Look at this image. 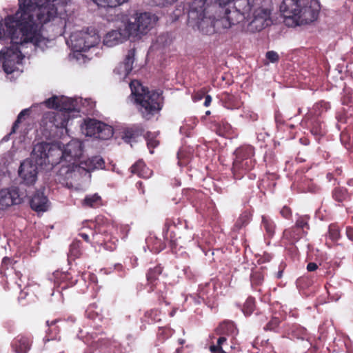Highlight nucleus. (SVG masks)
Segmentation results:
<instances>
[{
	"mask_svg": "<svg viewBox=\"0 0 353 353\" xmlns=\"http://www.w3.org/2000/svg\"><path fill=\"white\" fill-rule=\"evenodd\" d=\"M19 9L7 16L3 23H0V39H10L11 45L0 50V61L7 74L12 73L17 64L21 63L24 56L20 46L31 43L38 45L42 41L41 28L48 22L38 20L34 13L30 12L32 6L30 1L18 0Z\"/></svg>",
	"mask_w": 353,
	"mask_h": 353,
	"instance_id": "1",
	"label": "nucleus"
},
{
	"mask_svg": "<svg viewBox=\"0 0 353 353\" xmlns=\"http://www.w3.org/2000/svg\"><path fill=\"white\" fill-rule=\"evenodd\" d=\"M252 3L253 0H216L211 7V11L216 14L212 17L213 24L203 28L205 34L221 33L249 19Z\"/></svg>",
	"mask_w": 353,
	"mask_h": 353,
	"instance_id": "2",
	"label": "nucleus"
},
{
	"mask_svg": "<svg viewBox=\"0 0 353 353\" xmlns=\"http://www.w3.org/2000/svg\"><path fill=\"white\" fill-rule=\"evenodd\" d=\"M320 5L316 0H283L280 11L288 26L310 23L317 19Z\"/></svg>",
	"mask_w": 353,
	"mask_h": 353,
	"instance_id": "3",
	"label": "nucleus"
},
{
	"mask_svg": "<svg viewBox=\"0 0 353 353\" xmlns=\"http://www.w3.org/2000/svg\"><path fill=\"white\" fill-rule=\"evenodd\" d=\"M130 88L132 94L134 96L135 103L139 105L138 110L143 119L150 120L161 110L163 106L162 90H150L138 80L132 81Z\"/></svg>",
	"mask_w": 353,
	"mask_h": 353,
	"instance_id": "4",
	"label": "nucleus"
},
{
	"mask_svg": "<svg viewBox=\"0 0 353 353\" xmlns=\"http://www.w3.org/2000/svg\"><path fill=\"white\" fill-rule=\"evenodd\" d=\"M91 225L90 227L93 228L90 230L92 245L103 246L108 250H114L116 248L115 243L118 240L112 236L114 228L110 221L103 216H98Z\"/></svg>",
	"mask_w": 353,
	"mask_h": 353,
	"instance_id": "5",
	"label": "nucleus"
},
{
	"mask_svg": "<svg viewBox=\"0 0 353 353\" xmlns=\"http://www.w3.org/2000/svg\"><path fill=\"white\" fill-rule=\"evenodd\" d=\"M232 172L235 179H242L256 165L255 150L251 145H242L234 152Z\"/></svg>",
	"mask_w": 353,
	"mask_h": 353,
	"instance_id": "6",
	"label": "nucleus"
},
{
	"mask_svg": "<svg viewBox=\"0 0 353 353\" xmlns=\"http://www.w3.org/2000/svg\"><path fill=\"white\" fill-rule=\"evenodd\" d=\"M210 0H194L190 5L188 14V25L193 29H197L201 33L205 34L203 30V27L212 26L213 19L212 16L207 17L208 10L212 6H209Z\"/></svg>",
	"mask_w": 353,
	"mask_h": 353,
	"instance_id": "7",
	"label": "nucleus"
},
{
	"mask_svg": "<svg viewBox=\"0 0 353 353\" xmlns=\"http://www.w3.org/2000/svg\"><path fill=\"white\" fill-rule=\"evenodd\" d=\"M158 18L149 12L137 13L134 21L125 24V35L133 38L146 34L154 26Z\"/></svg>",
	"mask_w": 353,
	"mask_h": 353,
	"instance_id": "8",
	"label": "nucleus"
},
{
	"mask_svg": "<svg viewBox=\"0 0 353 353\" xmlns=\"http://www.w3.org/2000/svg\"><path fill=\"white\" fill-rule=\"evenodd\" d=\"M254 0L250 11V17L242 23H248V28L252 32H259L272 23L271 10L262 6L254 8Z\"/></svg>",
	"mask_w": 353,
	"mask_h": 353,
	"instance_id": "9",
	"label": "nucleus"
},
{
	"mask_svg": "<svg viewBox=\"0 0 353 353\" xmlns=\"http://www.w3.org/2000/svg\"><path fill=\"white\" fill-rule=\"evenodd\" d=\"M330 108V104L328 102L321 101L314 105V114H308L305 119L306 126L310 129L311 133L316 137H322L325 134L323 125V121L319 116Z\"/></svg>",
	"mask_w": 353,
	"mask_h": 353,
	"instance_id": "10",
	"label": "nucleus"
},
{
	"mask_svg": "<svg viewBox=\"0 0 353 353\" xmlns=\"http://www.w3.org/2000/svg\"><path fill=\"white\" fill-rule=\"evenodd\" d=\"M163 268L157 265L150 268L146 273L147 285L149 292H155L159 296V301H163L165 299L166 285L159 281V276L162 274Z\"/></svg>",
	"mask_w": 353,
	"mask_h": 353,
	"instance_id": "11",
	"label": "nucleus"
},
{
	"mask_svg": "<svg viewBox=\"0 0 353 353\" xmlns=\"http://www.w3.org/2000/svg\"><path fill=\"white\" fill-rule=\"evenodd\" d=\"M70 115L60 112H48L45 113L41 119V125L50 133L54 130L61 129L68 132L66 128Z\"/></svg>",
	"mask_w": 353,
	"mask_h": 353,
	"instance_id": "12",
	"label": "nucleus"
},
{
	"mask_svg": "<svg viewBox=\"0 0 353 353\" xmlns=\"http://www.w3.org/2000/svg\"><path fill=\"white\" fill-rule=\"evenodd\" d=\"M85 134L88 137L106 140L113 136V129L103 122L89 119L85 121Z\"/></svg>",
	"mask_w": 353,
	"mask_h": 353,
	"instance_id": "13",
	"label": "nucleus"
},
{
	"mask_svg": "<svg viewBox=\"0 0 353 353\" xmlns=\"http://www.w3.org/2000/svg\"><path fill=\"white\" fill-rule=\"evenodd\" d=\"M56 150L51 148L47 143H39L36 144L32 150L31 157L34 161V163L39 165L47 164H57L59 162L50 159L52 153Z\"/></svg>",
	"mask_w": 353,
	"mask_h": 353,
	"instance_id": "14",
	"label": "nucleus"
},
{
	"mask_svg": "<svg viewBox=\"0 0 353 353\" xmlns=\"http://www.w3.org/2000/svg\"><path fill=\"white\" fill-rule=\"evenodd\" d=\"M81 168L74 162L62 165L57 172L59 181L68 188L72 187L81 174Z\"/></svg>",
	"mask_w": 353,
	"mask_h": 353,
	"instance_id": "15",
	"label": "nucleus"
},
{
	"mask_svg": "<svg viewBox=\"0 0 353 353\" xmlns=\"http://www.w3.org/2000/svg\"><path fill=\"white\" fill-rule=\"evenodd\" d=\"M56 152L58 153V156L61 160L59 162H74L77 163V161L83 154L82 143L78 140H72L66 144L63 151L56 150Z\"/></svg>",
	"mask_w": 353,
	"mask_h": 353,
	"instance_id": "16",
	"label": "nucleus"
},
{
	"mask_svg": "<svg viewBox=\"0 0 353 353\" xmlns=\"http://www.w3.org/2000/svg\"><path fill=\"white\" fill-rule=\"evenodd\" d=\"M23 201L19 188L11 187L0 190V210H5L12 205H19Z\"/></svg>",
	"mask_w": 353,
	"mask_h": 353,
	"instance_id": "17",
	"label": "nucleus"
},
{
	"mask_svg": "<svg viewBox=\"0 0 353 353\" xmlns=\"http://www.w3.org/2000/svg\"><path fill=\"white\" fill-rule=\"evenodd\" d=\"M37 164L31 160L26 159L21 163L19 176L23 183L28 185H33L37 181Z\"/></svg>",
	"mask_w": 353,
	"mask_h": 353,
	"instance_id": "18",
	"label": "nucleus"
},
{
	"mask_svg": "<svg viewBox=\"0 0 353 353\" xmlns=\"http://www.w3.org/2000/svg\"><path fill=\"white\" fill-rule=\"evenodd\" d=\"M197 294L203 303L212 306L218 295L216 282L212 280L199 285Z\"/></svg>",
	"mask_w": 353,
	"mask_h": 353,
	"instance_id": "19",
	"label": "nucleus"
},
{
	"mask_svg": "<svg viewBox=\"0 0 353 353\" xmlns=\"http://www.w3.org/2000/svg\"><path fill=\"white\" fill-rule=\"evenodd\" d=\"M75 323L74 318H70L67 320L55 319L53 321H47L46 325L48 327L47 331V336L48 340H54L57 339L59 332L60 327L63 329H68Z\"/></svg>",
	"mask_w": 353,
	"mask_h": 353,
	"instance_id": "20",
	"label": "nucleus"
},
{
	"mask_svg": "<svg viewBox=\"0 0 353 353\" xmlns=\"http://www.w3.org/2000/svg\"><path fill=\"white\" fill-rule=\"evenodd\" d=\"M32 337L30 334H19L11 342V347L15 353H28L32 345Z\"/></svg>",
	"mask_w": 353,
	"mask_h": 353,
	"instance_id": "21",
	"label": "nucleus"
},
{
	"mask_svg": "<svg viewBox=\"0 0 353 353\" xmlns=\"http://www.w3.org/2000/svg\"><path fill=\"white\" fill-rule=\"evenodd\" d=\"M30 205L32 210L39 213L48 210L50 202L43 192L37 191L30 200Z\"/></svg>",
	"mask_w": 353,
	"mask_h": 353,
	"instance_id": "22",
	"label": "nucleus"
},
{
	"mask_svg": "<svg viewBox=\"0 0 353 353\" xmlns=\"http://www.w3.org/2000/svg\"><path fill=\"white\" fill-rule=\"evenodd\" d=\"M145 129L143 126L140 123H136L130 126L123 128L121 132V139L125 143H130L132 141H136L137 139L143 136Z\"/></svg>",
	"mask_w": 353,
	"mask_h": 353,
	"instance_id": "23",
	"label": "nucleus"
},
{
	"mask_svg": "<svg viewBox=\"0 0 353 353\" xmlns=\"http://www.w3.org/2000/svg\"><path fill=\"white\" fill-rule=\"evenodd\" d=\"M99 37L97 34L94 33L92 35L88 32H83L81 34L77 43L75 44L74 48L76 50L81 52H86L90 48L95 46L99 43Z\"/></svg>",
	"mask_w": 353,
	"mask_h": 353,
	"instance_id": "24",
	"label": "nucleus"
},
{
	"mask_svg": "<svg viewBox=\"0 0 353 353\" xmlns=\"http://www.w3.org/2000/svg\"><path fill=\"white\" fill-rule=\"evenodd\" d=\"M135 52V48L128 50L123 61L114 69V72L124 77H127L133 68Z\"/></svg>",
	"mask_w": 353,
	"mask_h": 353,
	"instance_id": "25",
	"label": "nucleus"
},
{
	"mask_svg": "<svg viewBox=\"0 0 353 353\" xmlns=\"http://www.w3.org/2000/svg\"><path fill=\"white\" fill-rule=\"evenodd\" d=\"M130 37H132L125 35V27L123 30H112L108 32L103 39V44L108 47H112Z\"/></svg>",
	"mask_w": 353,
	"mask_h": 353,
	"instance_id": "26",
	"label": "nucleus"
},
{
	"mask_svg": "<svg viewBox=\"0 0 353 353\" xmlns=\"http://www.w3.org/2000/svg\"><path fill=\"white\" fill-rule=\"evenodd\" d=\"M210 129L216 134L221 137H230L234 134V129L231 125L225 120L219 121L214 120L212 121Z\"/></svg>",
	"mask_w": 353,
	"mask_h": 353,
	"instance_id": "27",
	"label": "nucleus"
},
{
	"mask_svg": "<svg viewBox=\"0 0 353 353\" xmlns=\"http://www.w3.org/2000/svg\"><path fill=\"white\" fill-rule=\"evenodd\" d=\"M79 165L81 170L90 172L96 169L103 168L105 166V161L102 157L99 156H95L85 161H81Z\"/></svg>",
	"mask_w": 353,
	"mask_h": 353,
	"instance_id": "28",
	"label": "nucleus"
},
{
	"mask_svg": "<svg viewBox=\"0 0 353 353\" xmlns=\"http://www.w3.org/2000/svg\"><path fill=\"white\" fill-rule=\"evenodd\" d=\"M216 335L233 336L237 334V328L231 321H224L214 330Z\"/></svg>",
	"mask_w": 353,
	"mask_h": 353,
	"instance_id": "29",
	"label": "nucleus"
},
{
	"mask_svg": "<svg viewBox=\"0 0 353 353\" xmlns=\"http://www.w3.org/2000/svg\"><path fill=\"white\" fill-rule=\"evenodd\" d=\"M141 330L146 328V325L154 324L161 321V311L156 309H152L145 312L141 318Z\"/></svg>",
	"mask_w": 353,
	"mask_h": 353,
	"instance_id": "30",
	"label": "nucleus"
},
{
	"mask_svg": "<svg viewBox=\"0 0 353 353\" xmlns=\"http://www.w3.org/2000/svg\"><path fill=\"white\" fill-rule=\"evenodd\" d=\"M130 171L132 174L143 179L149 178L152 171L149 169L143 160H139L130 167Z\"/></svg>",
	"mask_w": 353,
	"mask_h": 353,
	"instance_id": "31",
	"label": "nucleus"
},
{
	"mask_svg": "<svg viewBox=\"0 0 353 353\" xmlns=\"http://www.w3.org/2000/svg\"><path fill=\"white\" fill-rule=\"evenodd\" d=\"M306 234L301 229L294 225L283 231V238L290 243L294 244L303 237Z\"/></svg>",
	"mask_w": 353,
	"mask_h": 353,
	"instance_id": "32",
	"label": "nucleus"
},
{
	"mask_svg": "<svg viewBox=\"0 0 353 353\" xmlns=\"http://www.w3.org/2000/svg\"><path fill=\"white\" fill-rule=\"evenodd\" d=\"M332 198L339 205H343L344 202L348 201L350 199V195L346 188L339 187L333 190Z\"/></svg>",
	"mask_w": 353,
	"mask_h": 353,
	"instance_id": "33",
	"label": "nucleus"
},
{
	"mask_svg": "<svg viewBox=\"0 0 353 353\" xmlns=\"http://www.w3.org/2000/svg\"><path fill=\"white\" fill-rule=\"evenodd\" d=\"M59 112L69 114L75 110L76 101L70 98L61 96Z\"/></svg>",
	"mask_w": 353,
	"mask_h": 353,
	"instance_id": "34",
	"label": "nucleus"
},
{
	"mask_svg": "<svg viewBox=\"0 0 353 353\" xmlns=\"http://www.w3.org/2000/svg\"><path fill=\"white\" fill-rule=\"evenodd\" d=\"M252 216V214L250 211L245 210L243 212L237 219L234 225V230L239 231L241 228L247 226L250 223Z\"/></svg>",
	"mask_w": 353,
	"mask_h": 353,
	"instance_id": "35",
	"label": "nucleus"
},
{
	"mask_svg": "<svg viewBox=\"0 0 353 353\" xmlns=\"http://www.w3.org/2000/svg\"><path fill=\"white\" fill-rule=\"evenodd\" d=\"M261 227L264 229L266 235L269 238H272L274 235L276 224L269 216H262Z\"/></svg>",
	"mask_w": 353,
	"mask_h": 353,
	"instance_id": "36",
	"label": "nucleus"
},
{
	"mask_svg": "<svg viewBox=\"0 0 353 353\" xmlns=\"http://www.w3.org/2000/svg\"><path fill=\"white\" fill-rule=\"evenodd\" d=\"M101 204V198L97 194L88 195L83 201V205L85 207L97 208Z\"/></svg>",
	"mask_w": 353,
	"mask_h": 353,
	"instance_id": "37",
	"label": "nucleus"
},
{
	"mask_svg": "<svg viewBox=\"0 0 353 353\" xmlns=\"http://www.w3.org/2000/svg\"><path fill=\"white\" fill-rule=\"evenodd\" d=\"M93 1L99 7L113 8L128 2V0H93Z\"/></svg>",
	"mask_w": 353,
	"mask_h": 353,
	"instance_id": "38",
	"label": "nucleus"
},
{
	"mask_svg": "<svg viewBox=\"0 0 353 353\" xmlns=\"http://www.w3.org/2000/svg\"><path fill=\"white\" fill-rule=\"evenodd\" d=\"M310 219V216L309 215H301L298 216L294 225L301 229L305 234L307 233V231L310 230L309 221Z\"/></svg>",
	"mask_w": 353,
	"mask_h": 353,
	"instance_id": "39",
	"label": "nucleus"
},
{
	"mask_svg": "<svg viewBox=\"0 0 353 353\" xmlns=\"http://www.w3.org/2000/svg\"><path fill=\"white\" fill-rule=\"evenodd\" d=\"M30 108H26L21 111V112L18 114L16 121L13 123L10 134H13L17 132L19 123L24 121L26 119V117H28L30 115Z\"/></svg>",
	"mask_w": 353,
	"mask_h": 353,
	"instance_id": "40",
	"label": "nucleus"
},
{
	"mask_svg": "<svg viewBox=\"0 0 353 353\" xmlns=\"http://www.w3.org/2000/svg\"><path fill=\"white\" fill-rule=\"evenodd\" d=\"M264 281V274L263 268L260 270L252 271L250 275V281L252 285L258 286L263 283Z\"/></svg>",
	"mask_w": 353,
	"mask_h": 353,
	"instance_id": "41",
	"label": "nucleus"
},
{
	"mask_svg": "<svg viewBox=\"0 0 353 353\" xmlns=\"http://www.w3.org/2000/svg\"><path fill=\"white\" fill-rule=\"evenodd\" d=\"M328 237L332 241H337L341 238V230L337 223H332L329 225Z\"/></svg>",
	"mask_w": 353,
	"mask_h": 353,
	"instance_id": "42",
	"label": "nucleus"
},
{
	"mask_svg": "<svg viewBox=\"0 0 353 353\" xmlns=\"http://www.w3.org/2000/svg\"><path fill=\"white\" fill-rule=\"evenodd\" d=\"M255 299L253 297H248L243 304L242 311L245 316H250L255 310Z\"/></svg>",
	"mask_w": 353,
	"mask_h": 353,
	"instance_id": "43",
	"label": "nucleus"
},
{
	"mask_svg": "<svg viewBox=\"0 0 353 353\" xmlns=\"http://www.w3.org/2000/svg\"><path fill=\"white\" fill-rule=\"evenodd\" d=\"M174 333V330L170 327H160L159 328L158 332V337L162 341H165V340L170 338Z\"/></svg>",
	"mask_w": 353,
	"mask_h": 353,
	"instance_id": "44",
	"label": "nucleus"
},
{
	"mask_svg": "<svg viewBox=\"0 0 353 353\" xmlns=\"http://www.w3.org/2000/svg\"><path fill=\"white\" fill-rule=\"evenodd\" d=\"M61 101V96L58 97L56 95L52 96V97L46 99L43 103L45 105L50 109H55L58 110L59 108V103Z\"/></svg>",
	"mask_w": 353,
	"mask_h": 353,
	"instance_id": "45",
	"label": "nucleus"
},
{
	"mask_svg": "<svg viewBox=\"0 0 353 353\" xmlns=\"http://www.w3.org/2000/svg\"><path fill=\"white\" fill-rule=\"evenodd\" d=\"M281 321L279 317H272L270 321L264 327V330L277 332Z\"/></svg>",
	"mask_w": 353,
	"mask_h": 353,
	"instance_id": "46",
	"label": "nucleus"
},
{
	"mask_svg": "<svg viewBox=\"0 0 353 353\" xmlns=\"http://www.w3.org/2000/svg\"><path fill=\"white\" fill-rule=\"evenodd\" d=\"M81 242L79 241H74L70 246L69 254L74 258H78L81 255Z\"/></svg>",
	"mask_w": 353,
	"mask_h": 353,
	"instance_id": "47",
	"label": "nucleus"
},
{
	"mask_svg": "<svg viewBox=\"0 0 353 353\" xmlns=\"http://www.w3.org/2000/svg\"><path fill=\"white\" fill-rule=\"evenodd\" d=\"M143 136L150 149H154L159 145V141L156 139V137L151 132H147Z\"/></svg>",
	"mask_w": 353,
	"mask_h": 353,
	"instance_id": "48",
	"label": "nucleus"
},
{
	"mask_svg": "<svg viewBox=\"0 0 353 353\" xmlns=\"http://www.w3.org/2000/svg\"><path fill=\"white\" fill-rule=\"evenodd\" d=\"M220 336L217 339L216 344H212L209 347L210 352H214L218 350H223V345L227 342V338L225 336L219 335Z\"/></svg>",
	"mask_w": 353,
	"mask_h": 353,
	"instance_id": "49",
	"label": "nucleus"
},
{
	"mask_svg": "<svg viewBox=\"0 0 353 353\" xmlns=\"http://www.w3.org/2000/svg\"><path fill=\"white\" fill-rule=\"evenodd\" d=\"M178 0H152L154 5L159 7H168L173 5Z\"/></svg>",
	"mask_w": 353,
	"mask_h": 353,
	"instance_id": "50",
	"label": "nucleus"
},
{
	"mask_svg": "<svg viewBox=\"0 0 353 353\" xmlns=\"http://www.w3.org/2000/svg\"><path fill=\"white\" fill-rule=\"evenodd\" d=\"M266 59L271 63H277L279 61V55L275 51H268L265 54Z\"/></svg>",
	"mask_w": 353,
	"mask_h": 353,
	"instance_id": "51",
	"label": "nucleus"
},
{
	"mask_svg": "<svg viewBox=\"0 0 353 353\" xmlns=\"http://www.w3.org/2000/svg\"><path fill=\"white\" fill-rule=\"evenodd\" d=\"M105 343V340L103 339H99L97 340H94L92 341L90 344H89V346H90V348L94 351L95 350H97L99 348H100L102 345H103Z\"/></svg>",
	"mask_w": 353,
	"mask_h": 353,
	"instance_id": "52",
	"label": "nucleus"
},
{
	"mask_svg": "<svg viewBox=\"0 0 353 353\" xmlns=\"http://www.w3.org/2000/svg\"><path fill=\"white\" fill-rule=\"evenodd\" d=\"M280 214L285 219H290L292 212L290 207L285 205L281 210Z\"/></svg>",
	"mask_w": 353,
	"mask_h": 353,
	"instance_id": "53",
	"label": "nucleus"
},
{
	"mask_svg": "<svg viewBox=\"0 0 353 353\" xmlns=\"http://www.w3.org/2000/svg\"><path fill=\"white\" fill-rule=\"evenodd\" d=\"M272 259V256L270 254L264 253L258 259V263L262 264V263L269 262L271 261Z\"/></svg>",
	"mask_w": 353,
	"mask_h": 353,
	"instance_id": "54",
	"label": "nucleus"
},
{
	"mask_svg": "<svg viewBox=\"0 0 353 353\" xmlns=\"http://www.w3.org/2000/svg\"><path fill=\"white\" fill-rule=\"evenodd\" d=\"M274 119H275V122L276 123V126L278 128L283 125L285 123L282 114L279 112H276L275 113Z\"/></svg>",
	"mask_w": 353,
	"mask_h": 353,
	"instance_id": "55",
	"label": "nucleus"
},
{
	"mask_svg": "<svg viewBox=\"0 0 353 353\" xmlns=\"http://www.w3.org/2000/svg\"><path fill=\"white\" fill-rule=\"evenodd\" d=\"M346 236L349 240L353 242V227L347 226L346 228Z\"/></svg>",
	"mask_w": 353,
	"mask_h": 353,
	"instance_id": "56",
	"label": "nucleus"
},
{
	"mask_svg": "<svg viewBox=\"0 0 353 353\" xmlns=\"http://www.w3.org/2000/svg\"><path fill=\"white\" fill-rule=\"evenodd\" d=\"M79 235L87 243H89L92 245V237L85 232H80Z\"/></svg>",
	"mask_w": 353,
	"mask_h": 353,
	"instance_id": "57",
	"label": "nucleus"
},
{
	"mask_svg": "<svg viewBox=\"0 0 353 353\" xmlns=\"http://www.w3.org/2000/svg\"><path fill=\"white\" fill-rule=\"evenodd\" d=\"M318 265L316 263L310 262L307 265V270L308 272H314L318 269Z\"/></svg>",
	"mask_w": 353,
	"mask_h": 353,
	"instance_id": "58",
	"label": "nucleus"
},
{
	"mask_svg": "<svg viewBox=\"0 0 353 353\" xmlns=\"http://www.w3.org/2000/svg\"><path fill=\"white\" fill-rule=\"evenodd\" d=\"M170 227V222L169 221H167L165 223L164 230H163V234H164V237L165 239L168 238V234H169L168 233H169Z\"/></svg>",
	"mask_w": 353,
	"mask_h": 353,
	"instance_id": "59",
	"label": "nucleus"
},
{
	"mask_svg": "<svg viewBox=\"0 0 353 353\" xmlns=\"http://www.w3.org/2000/svg\"><path fill=\"white\" fill-rule=\"evenodd\" d=\"M12 263V259L5 256L2 260V265L5 266V268L8 269V266Z\"/></svg>",
	"mask_w": 353,
	"mask_h": 353,
	"instance_id": "60",
	"label": "nucleus"
},
{
	"mask_svg": "<svg viewBox=\"0 0 353 353\" xmlns=\"http://www.w3.org/2000/svg\"><path fill=\"white\" fill-rule=\"evenodd\" d=\"M212 102V97L210 95H206L205 97L204 105L208 107Z\"/></svg>",
	"mask_w": 353,
	"mask_h": 353,
	"instance_id": "61",
	"label": "nucleus"
},
{
	"mask_svg": "<svg viewBox=\"0 0 353 353\" xmlns=\"http://www.w3.org/2000/svg\"><path fill=\"white\" fill-rule=\"evenodd\" d=\"M299 141L304 145H308L310 144V140L306 137L300 138Z\"/></svg>",
	"mask_w": 353,
	"mask_h": 353,
	"instance_id": "62",
	"label": "nucleus"
},
{
	"mask_svg": "<svg viewBox=\"0 0 353 353\" xmlns=\"http://www.w3.org/2000/svg\"><path fill=\"white\" fill-rule=\"evenodd\" d=\"M136 186L137 188L141 191V192L143 194L144 193V190H143V182L141 181H138L137 183H136Z\"/></svg>",
	"mask_w": 353,
	"mask_h": 353,
	"instance_id": "63",
	"label": "nucleus"
},
{
	"mask_svg": "<svg viewBox=\"0 0 353 353\" xmlns=\"http://www.w3.org/2000/svg\"><path fill=\"white\" fill-rule=\"evenodd\" d=\"M283 270H279L277 273L276 274V277L277 279H281L283 276Z\"/></svg>",
	"mask_w": 353,
	"mask_h": 353,
	"instance_id": "64",
	"label": "nucleus"
}]
</instances>
